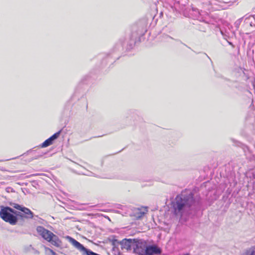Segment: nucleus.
<instances>
[{
	"label": "nucleus",
	"instance_id": "1",
	"mask_svg": "<svg viewBox=\"0 0 255 255\" xmlns=\"http://www.w3.org/2000/svg\"><path fill=\"white\" fill-rule=\"evenodd\" d=\"M202 206L200 197L195 196L191 190L186 189L177 195L173 203L174 214L181 217L184 215H195Z\"/></svg>",
	"mask_w": 255,
	"mask_h": 255
},
{
	"label": "nucleus",
	"instance_id": "2",
	"mask_svg": "<svg viewBox=\"0 0 255 255\" xmlns=\"http://www.w3.org/2000/svg\"><path fill=\"white\" fill-rule=\"evenodd\" d=\"M37 233L44 239L50 243L52 245L60 247L62 245V242L59 239L58 237L54 235L51 231L46 229L42 226H38L36 228Z\"/></svg>",
	"mask_w": 255,
	"mask_h": 255
},
{
	"label": "nucleus",
	"instance_id": "3",
	"mask_svg": "<svg viewBox=\"0 0 255 255\" xmlns=\"http://www.w3.org/2000/svg\"><path fill=\"white\" fill-rule=\"evenodd\" d=\"M0 217L11 225H15L17 224L15 210L8 206H0Z\"/></svg>",
	"mask_w": 255,
	"mask_h": 255
},
{
	"label": "nucleus",
	"instance_id": "4",
	"mask_svg": "<svg viewBox=\"0 0 255 255\" xmlns=\"http://www.w3.org/2000/svg\"><path fill=\"white\" fill-rule=\"evenodd\" d=\"M146 246L141 241L137 239L133 247V252L138 255H145Z\"/></svg>",
	"mask_w": 255,
	"mask_h": 255
},
{
	"label": "nucleus",
	"instance_id": "5",
	"mask_svg": "<svg viewBox=\"0 0 255 255\" xmlns=\"http://www.w3.org/2000/svg\"><path fill=\"white\" fill-rule=\"evenodd\" d=\"M136 241V239H124L120 241V245H121L122 250L129 251L131 250L132 247L133 248Z\"/></svg>",
	"mask_w": 255,
	"mask_h": 255
},
{
	"label": "nucleus",
	"instance_id": "6",
	"mask_svg": "<svg viewBox=\"0 0 255 255\" xmlns=\"http://www.w3.org/2000/svg\"><path fill=\"white\" fill-rule=\"evenodd\" d=\"M162 253L160 248L155 245H147L145 255H159Z\"/></svg>",
	"mask_w": 255,
	"mask_h": 255
},
{
	"label": "nucleus",
	"instance_id": "7",
	"mask_svg": "<svg viewBox=\"0 0 255 255\" xmlns=\"http://www.w3.org/2000/svg\"><path fill=\"white\" fill-rule=\"evenodd\" d=\"M217 3H216L215 4L216 5L215 7H214L213 8L217 10H220L222 9H225L228 8V6L231 5H227L228 3H229L231 2V1L229 2H225V1H216Z\"/></svg>",
	"mask_w": 255,
	"mask_h": 255
},
{
	"label": "nucleus",
	"instance_id": "8",
	"mask_svg": "<svg viewBox=\"0 0 255 255\" xmlns=\"http://www.w3.org/2000/svg\"><path fill=\"white\" fill-rule=\"evenodd\" d=\"M245 22L246 24H249L251 27H255V14L246 17Z\"/></svg>",
	"mask_w": 255,
	"mask_h": 255
},
{
	"label": "nucleus",
	"instance_id": "9",
	"mask_svg": "<svg viewBox=\"0 0 255 255\" xmlns=\"http://www.w3.org/2000/svg\"><path fill=\"white\" fill-rule=\"evenodd\" d=\"M21 212L24 213V218L26 219H32L33 217V212L28 208L23 207Z\"/></svg>",
	"mask_w": 255,
	"mask_h": 255
},
{
	"label": "nucleus",
	"instance_id": "10",
	"mask_svg": "<svg viewBox=\"0 0 255 255\" xmlns=\"http://www.w3.org/2000/svg\"><path fill=\"white\" fill-rule=\"evenodd\" d=\"M169 39H174V40H175L176 41H179L181 43H182V44H183L184 45H185V46L188 47L187 45H186L185 44L183 43L180 40H179V39H175L173 38H172V37H171V36H169L168 35H166V34L163 35V36H162V40L163 41L168 42ZM188 48H190V47H188Z\"/></svg>",
	"mask_w": 255,
	"mask_h": 255
},
{
	"label": "nucleus",
	"instance_id": "11",
	"mask_svg": "<svg viewBox=\"0 0 255 255\" xmlns=\"http://www.w3.org/2000/svg\"><path fill=\"white\" fill-rule=\"evenodd\" d=\"M243 255H255V246L247 249Z\"/></svg>",
	"mask_w": 255,
	"mask_h": 255
},
{
	"label": "nucleus",
	"instance_id": "12",
	"mask_svg": "<svg viewBox=\"0 0 255 255\" xmlns=\"http://www.w3.org/2000/svg\"><path fill=\"white\" fill-rule=\"evenodd\" d=\"M52 143L53 142L52 141V140H51V139H50V138H48L41 144V147H46L51 145Z\"/></svg>",
	"mask_w": 255,
	"mask_h": 255
},
{
	"label": "nucleus",
	"instance_id": "13",
	"mask_svg": "<svg viewBox=\"0 0 255 255\" xmlns=\"http://www.w3.org/2000/svg\"><path fill=\"white\" fill-rule=\"evenodd\" d=\"M61 130H59L58 132L55 133L54 134H53L51 136H50L49 138L51 139V140L53 142V141L58 138V137L59 136L60 133H61Z\"/></svg>",
	"mask_w": 255,
	"mask_h": 255
},
{
	"label": "nucleus",
	"instance_id": "14",
	"mask_svg": "<svg viewBox=\"0 0 255 255\" xmlns=\"http://www.w3.org/2000/svg\"><path fill=\"white\" fill-rule=\"evenodd\" d=\"M15 216H16V218H17V222L18 220V218L20 217V218L22 219L24 218V213H22L20 212L17 211L15 210Z\"/></svg>",
	"mask_w": 255,
	"mask_h": 255
},
{
	"label": "nucleus",
	"instance_id": "15",
	"mask_svg": "<svg viewBox=\"0 0 255 255\" xmlns=\"http://www.w3.org/2000/svg\"><path fill=\"white\" fill-rule=\"evenodd\" d=\"M243 17H241L237 20L235 23V26L236 28H238L241 24V23L242 21Z\"/></svg>",
	"mask_w": 255,
	"mask_h": 255
},
{
	"label": "nucleus",
	"instance_id": "16",
	"mask_svg": "<svg viewBox=\"0 0 255 255\" xmlns=\"http://www.w3.org/2000/svg\"><path fill=\"white\" fill-rule=\"evenodd\" d=\"M13 207L17 210H18L20 211H21L22 208H23V206H22L19 204L13 203Z\"/></svg>",
	"mask_w": 255,
	"mask_h": 255
},
{
	"label": "nucleus",
	"instance_id": "17",
	"mask_svg": "<svg viewBox=\"0 0 255 255\" xmlns=\"http://www.w3.org/2000/svg\"><path fill=\"white\" fill-rule=\"evenodd\" d=\"M111 242H112V245L115 247L118 246L120 243V242L116 239H112Z\"/></svg>",
	"mask_w": 255,
	"mask_h": 255
},
{
	"label": "nucleus",
	"instance_id": "18",
	"mask_svg": "<svg viewBox=\"0 0 255 255\" xmlns=\"http://www.w3.org/2000/svg\"><path fill=\"white\" fill-rule=\"evenodd\" d=\"M179 2L180 1L179 0L175 1V3H174V7L175 9H177V6H178V5H179Z\"/></svg>",
	"mask_w": 255,
	"mask_h": 255
},
{
	"label": "nucleus",
	"instance_id": "19",
	"mask_svg": "<svg viewBox=\"0 0 255 255\" xmlns=\"http://www.w3.org/2000/svg\"><path fill=\"white\" fill-rule=\"evenodd\" d=\"M49 250L51 253L52 255H57L55 252H54L52 250L49 249Z\"/></svg>",
	"mask_w": 255,
	"mask_h": 255
},
{
	"label": "nucleus",
	"instance_id": "20",
	"mask_svg": "<svg viewBox=\"0 0 255 255\" xmlns=\"http://www.w3.org/2000/svg\"><path fill=\"white\" fill-rule=\"evenodd\" d=\"M139 214H140V215L138 217H140L142 216L145 214V213L143 212H140Z\"/></svg>",
	"mask_w": 255,
	"mask_h": 255
},
{
	"label": "nucleus",
	"instance_id": "21",
	"mask_svg": "<svg viewBox=\"0 0 255 255\" xmlns=\"http://www.w3.org/2000/svg\"><path fill=\"white\" fill-rule=\"evenodd\" d=\"M228 43H229L230 45H231L232 47H234V45H233V44L231 42H229V41H228Z\"/></svg>",
	"mask_w": 255,
	"mask_h": 255
},
{
	"label": "nucleus",
	"instance_id": "22",
	"mask_svg": "<svg viewBox=\"0 0 255 255\" xmlns=\"http://www.w3.org/2000/svg\"><path fill=\"white\" fill-rule=\"evenodd\" d=\"M34 253L36 254H39V252L37 250H34Z\"/></svg>",
	"mask_w": 255,
	"mask_h": 255
},
{
	"label": "nucleus",
	"instance_id": "23",
	"mask_svg": "<svg viewBox=\"0 0 255 255\" xmlns=\"http://www.w3.org/2000/svg\"><path fill=\"white\" fill-rule=\"evenodd\" d=\"M184 255H190L189 254H185Z\"/></svg>",
	"mask_w": 255,
	"mask_h": 255
},
{
	"label": "nucleus",
	"instance_id": "24",
	"mask_svg": "<svg viewBox=\"0 0 255 255\" xmlns=\"http://www.w3.org/2000/svg\"><path fill=\"white\" fill-rule=\"evenodd\" d=\"M196 10V8H195V9H193V11H195Z\"/></svg>",
	"mask_w": 255,
	"mask_h": 255
},
{
	"label": "nucleus",
	"instance_id": "25",
	"mask_svg": "<svg viewBox=\"0 0 255 255\" xmlns=\"http://www.w3.org/2000/svg\"><path fill=\"white\" fill-rule=\"evenodd\" d=\"M207 57H208V58L210 59L209 56H208V55H207Z\"/></svg>",
	"mask_w": 255,
	"mask_h": 255
},
{
	"label": "nucleus",
	"instance_id": "26",
	"mask_svg": "<svg viewBox=\"0 0 255 255\" xmlns=\"http://www.w3.org/2000/svg\"><path fill=\"white\" fill-rule=\"evenodd\" d=\"M207 57H208V58L210 59L209 56H208V55H207Z\"/></svg>",
	"mask_w": 255,
	"mask_h": 255
}]
</instances>
